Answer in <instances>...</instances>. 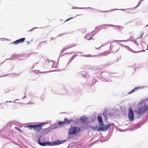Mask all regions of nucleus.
Returning <instances> with one entry per match:
<instances>
[{
    "mask_svg": "<svg viewBox=\"0 0 148 148\" xmlns=\"http://www.w3.org/2000/svg\"><path fill=\"white\" fill-rule=\"evenodd\" d=\"M80 130L79 127H72L69 130L68 133L70 134H77Z\"/></svg>",
    "mask_w": 148,
    "mask_h": 148,
    "instance_id": "f257e3e1",
    "label": "nucleus"
},
{
    "mask_svg": "<svg viewBox=\"0 0 148 148\" xmlns=\"http://www.w3.org/2000/svg\"><path fill=\"white\" fill-rule=\"evenodd\" d=\"M148 109V106L146 104L141 107L138 110V113L139 114H141L145 113Z\"/></svg>",
    "mask_w": 148,
    "mask_h": 148,
    "instance_id": "f03ea898",
    "label": "nucleus"
},
{
    "mask_svg": "<svg viewBox=\"0 0 148 148\" xmlns=\"http://www.w3.org/2000/svg\"><path fill=\"white\" fill-rule=\"evenodd\" d=\"M43 125V124H38L34 125V130L38 132H40L42 129V126Z\"/></svg>",
    "mask_w": 148,
    "mask_h": 148,
    "instance_id": "7ed1b4c3",
    "label": "nucleus"
},
{
    "mask_svg": "<svg viewBox=\"0 0 148 148\" xmlns=\"http://www.w3.org/2000/svg\"><path fill=\"white\" fill-rule=\"evenodd\" d=\"M128 118L130 121H133L134 119V115L133 111L132 109H130L128 112Z\"/></svg>",
    "mask_w": 148,
    "mask_h": 148,
    "instance_id": "20e7f679",
    "label": "nucleus"
},
{
    "mask_svg": "<svg viewBox=\"0 0 148 148\" xmlns=\"http://www.w3.org/2000/svg\"><path fill=\"white\" fill-rule=\"evenodd\" d=\"M99 127H100V128H102L103 129V130H100V131H106L108 130V129L109 128L110 125H104L102 123V125H101V126Z\"/></svg>",
    "mask_w": 148,
    "mask_h": 148,
    "instance_id": "39448f33",
    "label": "nucleus"
},
{
    "mask_svg": "<svg viewBox=\"0 0 148 148\" xmlns=\"http://www.w3.org/2000/svg\"><path fill=\"white\" fill-rule=\"evenodd\" d=\"M25 38H21L18 40H17L14 42H12V43L15 45H17L20 43L23 42L25 41Z\"/></svg>",
    "mask_w": 148,
    "mask_h": 148,
    "instance_id": "423d86ee",
    "label": "nucleus"
},
{
    "mask_svg": "<svg viewBox=\"0 0 148 148\" xmlns=\"http://www.w3.org/2000/svg\"><path fill=\"white\" fill-rule=\"evenodd\" d=\"M97 120L99 124V126H101V125H102V124L103 123L102 119L101 116L99 115L97 117Z\"/></svg>",
    "mask_w": 148,
    "mask_h": 148,
    "instance_id": "0eeeda50",
    "label": "nucleus"
},
{
    "mask_svg": "<svg viewBox=\"0 0 148 148\" xmlns=\"http://www.w3.org/2000/svg\"><path fill=\"white\" fill-rule=\"evenodd\" d=\"M92 129L95 131H99L100 130H102L103 129L100 128V127L99 126V127H97V126H93L92 127Z\"/></svg>",
    "mask_w": 148,
    "mask_h": 148,
    "instance_id": "6e6552de",
    "label": "nucleus"
},
{
    "mask_svg": "<svg viewBox=\"0 0 148 148\" xmlns=\"http://www.w3.org/2000/svg\"><path fill=\"white\" fill-rule=\"evenodd\" d=\"M39 144L41 146H45L46 145H52V143H50L49 142H44V143H42L40 142V139L38 140Z\"/></svg>",
    "mask_w": 148,
    "mask_h": 148,
    "instance_id": "1a4fd4ad",
    "label": "nucleus"
},
{
    "mask_svg": "<svg viewBox=\"0 0 148 148\" xmlns=\"http://www.w3.org/2000/svg\"><path fill=\"white\" fill-rule=\"evenodd\" d=\"M88 118L85 116H81L80 118V120L83 122H85L87 121Z\"/></svg>",
    "mask_w": 148,
    "mask_h": 148,
    "instance_id": "9d476101",
    "label": "nucleus"
},
{
    "mask_svg": "<svg viewBox=\"0 0 148 148\" xmlns=\"http://www.w3.org/2000/svg\"><path fill=\"white\" fill-rule=\"evenodd\" d=\"M49 130L48 128H46L43 129L42 132L45 134H47L49 132Z\"/></svg>",
    "mask_w": 148,
    "mask_h": 148,
    "instance_id": "9b49d317",
    "label": "nucleus"
},
{
    "mask_svg": "<svg viewBox=\"0 0 148 148\" xmlns=\"http://www.w3.org/2000/svg\"><path fill=\"white\" fill-rule=\"evenodd\" d=\"M62 143V142L60 141H57L53 143L54 145H58L60 144H61Z\"/></svg>",
    "mask_w": 148,
    "mask_h": 148,
    "instance_id": "f8f14e48",
    "label": "nucleus"
},
{
    "mask_svg": "<svg viewBox=\"0 0 148 148\" xmlns=\"http://www.w3.org/2000/svg\"><path fill=\"white\" fill-rule=\"evenodd\" d=\"M71 121H69L66 118H65L64 122V123L69 124Z\"/></svg>",
    "mask_w": 148,
    "mask_h": 148,
    "instance_id": "ddd939ff",
    "label": "nucleus"
},
{
    "mask_svg": "<svg viewBox=\"0 0 148 148\" xmlns=\"http://www.w3.org/2000/svg\"><path fill=\"white\" fill-rule=\"evenodd\" d=\"M34 125H28L26 126V127H28L30 129H32V128H33L34 129Z\"/></svg>",
    "mask_w": 148,
    "mask_h": 148,
    "instance_id": "4468645a",
    "label": "nucleus"
},
{
    "mask_svg": "<svg viewBox=\"0 0 148 148\" xmlns=\"http://www.w3.org/2000/svg\"><path fill=\"white\" fill-rule=\"evenodd\" d=\"M137 88H135L134 89H132V90H131L130 91L128 92V94H131L132 93V92H134V91L135 90H136Z\"/></svg>",
    "mask_w": 148,
    "mask_h": 148,
    "instance_id": "2eb2a0df",
    "label": "nucleus"
},
{
    "mask_svg": "<svg viewBox=\"0 0 148 148\" xmlns=\"http://www.w3.org/2000/svg\"><path fill=\"white\" fill-rule=\"evenodd\" d=\"M15 128L17 131H19V132H22V130L20 128H19V127H15Z\"/></svg>",
    "mask_w": 148,
    "mask_h": 148,
    "instance_id": "dca6fc26",
    "label": "nucleus"
},
{
    "mask_svg": "<svg viewBox=\"0 0 148 148\" xmlns=\"http://www.w3.org/2000/svg\"><path fill=\"white\" fill-rule=\"evenodd\" d=\"M76 45L75 44L73 45V46H70V47H67L66 48H64V49H63L62 50V51H64L65 50H66L67 49H69V48H71V47H73V46H75Z\"/></svg>",
    "mask_w": 148,
    "mask_h": 148,
    "instance_id": "f3484780",
    "label": "nucleus"
},
{
    "mask_svg": "<svg viewBox=\"0 0 148 148\" xmlns=\"http://www.w3.org/2000/svg\"><path fill=\"white\" fill-rule=\"evenodd\" d=\"M64 123V121H59L58 122V124L59 125H62Z\"/></svg>",
    "mask_w": 148,
    "mask_h": 148,
    "instance_id": "a211bd4d",
    "label": "nucleus"
},
{
    "mask_svg": "<svg viewBox=\"0 0 148 148\" xmlns=\"http://www.w3.org/2000/svg\"><path fill=\"white\" fill-rule=\"evenodd\" d=\"M102 46V45H100V46L99 47H95V49H99Z\"/></svg>",
    "mask_w": 148,
    "mask_h": 148,
    "instance_id": "6ab92c4d",
    "label": "nucleus"
},
{
    "mask_svg": "<svg viewBox=\"0 0 148 148\" xmlns=\"http://www.w3.org/2000/svg\"><path fill=\"white\" fill-rule=\"evenodd\" d=\"M92 55H88V57H92Z\"/></svg>",
    "mask_w": 148,
    "mask_h": 148,
    "instance_id": "aec40b11",
    "label": "nucleus"
},
{
    "mask_svg": "<svg viewBox=\"0 0 148 148\" xmlns=\"http://www.w3.org/2000/svg\"><path fill=\"white\" fill-rule=\"evenodd\" d=\"M68 18V19H67L65 21H69V20L71 19V18Z\"/></svg>",
    "mask_w": 148,
    "mask_h": 148,
    "instance_id": "412c9836",
    "label": "nucleus"
},
{
    "mask_svg": "<svg viewBox=\"0 0 148 148\" xmlns=\"http://www.w3.org/2000/svg\"><path fill=\"white\" fill-rule=\"evenodd\" d=\"M144 0H140V1H139V3H141Z\"/></svg>",
    "mask_w": 148,
    "mask_h": 148,
    "instance_id": "4be33fe9",
    "label": "nucleus"
},
{
    "mask_svg": "<svg viewBox=\"0 0 148 148\" xmlns=\"http://www.w3.org/2000/svg\"><path fill=\"white\" fill-rule=\"evenodd\" d=\"M144 0H140V1H139V3H141Z\"/></svg>",
    "mask_w": 148,
    "mask_h": 148,
    "instance_id": "5701e85b",
    "label": "nucleus"
},
{
    "mask_svg": "<svg viewBox=\"0 0 148 148\" xmlns=\"http://www.w3.org/2000/svg\"><path fill=\"white\" fill-rule=\"evenodd\" d=\"M92 38H88V40H90Z\"/></svg>",
    "mask_w": 148,
    "mask_h": 148,
    "instance_id": "b1692460",
    "label": "nucleus"
},
{
    "mask_svg": "<svg viewBox=\"0 0 148 148\" xmlns=\"http://www.w3.org/2000/svg\"><path fill=\"white\" fill-rule=\"evenodd\" d=\"M117 50H118V49H117V50H116V51H114L116 52V51H117Z\"/></svg>",
    "mask_w": 148,
    "mask_h": 148,
    "instance_id": "393cba45",
    "label": "nucleus"
},
{
    "mask_svg": "<svg viewBox=\"0 0 148 148\" xmlns=\"http://www.w3.org/2000/svg\"><path fill=\"white\" fill-rule=\"evenodd\" d=\"M117 50H118V49H117V50H116V51H114L116 52V51H117Z\"/></svg>",
    "mask_w": 148,
    "mask_h": 148,
    "instance_id": "a878e982",
    "label": "nucleus"
},
{
    "mask_svg": "<svg viewBox=\"0 0 148 148\" xmlns=\"http://www.w3.org/2000/svg\"><path fill=\"white\" fill-rule=\"evenodd\" d=\"M27 42V43H28L29 44V42Z\"/></svg>",
    "mask_w": 148,
    "mask_h": 148,
    "instance_id": "bb28decb",
    "label": "nucleus"
}]
</instances>
